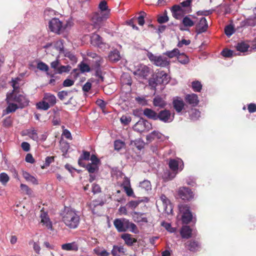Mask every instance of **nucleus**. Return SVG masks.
I'll list each match as a JSON object with an SVG mask.
<instances>
[{"label": "nucleus", "mask_w": 256, "mask_h": 256, "mask_svg": "<svg viewBox=\"0 0 256 256\" xmlns=\"http://www.w3.org/2000/svg\"><path fill=\"white\" fill-rule=\"evenodd\" d=\"M125 252L126 249L123 246L114 245L111 253L113 256H120L122 254H124Z\"/></svg>", "instance_id": "obj_25"}, {"label": "nucleus", "mask_w": 256, "mask_h": 256, "mask_svg": "<svg viewBox=\"0 0 256 256\" xmlns=\"http://www.w3.org/2000/svg\"><path fill=\"white\" fill-rule=\"evenodd\" d=\"M140 203L139 200H131L126 204V206L132 210H134Z\"/></svg>", "instance_id": "obj_56"}, {"label": "nucleus", "mask_w": 256, "mask_h": 256, "mask_svg": "<svg viewBox=\"0 0 256 256\" xmlns=\"http://www.w3.org/2000/svg\"><path fill=\"white\" fill-rule=\"evenodd\" d=\"M164 136L158 131L154 130L149 134L146 136V139L148 142H151L156 138L158 140L162 139Z\"/></svg>", "instance_id": "obj_23"}, {"label": "nucleus", "mask_w": 256, "mask_h": 256, "mask_svg": "<svg viewBox=\"0 0 256 256\" xmlns=\"http://www.w3.org/2000/svg\"><path fill=\"white\" fill-rule=\"evenodd\" d=\"M178 61L184 64H186L189 62V58H188L184 54H179L178 56Z\"/></svg>", "instance_id": "obj_45"}, {"label": "nucleus", "mask_w": 256, "mask_h": 256, "mask_svg": "<svg viewBox=\"0 0 256 256\" xmlns=\"http://www.w3.org/2000/svg\"><path fill=\"white\" fill-rule=\"evenodd\" d=\"M144 114L148 118L154 120H158V113H156L155 111L154 110L149 108H146L144 110L143 112Z\"/></svg>", "instance_id": "obj_21"}, {"label": "nucleus", "mask_w": 256, "mask_h": 256, "mask_svg": "<svg viewBox=\"0 0 256 256\" xmlns=\"http://www.w3.org/2000/svg\"><path fill=\"white\" fill-rule=\"evenodd\" d=\"M144 214L141 212H134L132 214L133 220L136 222H148V219L144 216Z\"/></svg>", "instance_id": "obj_19"}, {"label": "nucleus", "mask_w": 256, "mask_h": 256, "mask_svg": "<svg viewBox=\"0 0 256 256\" xmlns=\"http://www.w3.org/2000/svg\"><path fill=\"white\" fill-rule=\"evenodd\" d=\"M196 32L198 34L205 32L208 28V24L206 18H202L199 22L196 24Z\"/></svg>", "instance_id": "obj_15"}, {"label": "nucleus", "mask_w": 256, "mask_h": 256, "mask_svg": "<svg viewBox=\"0 0 256 256\" xmlns=\"http://www.w3.org/2000/svg\"><path fill=\"white\" fill-rule=\"evenodd\" d=\"M174 108L177 113L180 112L184 108L185 103L183 100L178 96L174 97L172 102Z\"/></svg>", "instance_id": "obj_13"}, {"label": "nucleus", "mask_w": 256, "mask_h": 256, "mask_svg": "<svg viewBox=\"0 0 256 256\" xmlns=\"http://www.w3.org/2000/svg\"><path fill=\"white\" fill-rule=\"evenodd\" d=\"M140 186L146 191L151 190L150 182L148 180H144L143 182H140Z\"/></svg>", "instance_id": "obj_46"}, {"label": "nucleus", "mask_w": 256, "mask_h": 256, "mask_svg": "<svg viewBox=\"0 0 256 256\" xmlns=\"http://www.w3.org/2000/svg\"><path fill=\"white\" fill-rule=\"evenodd\" d=\"M186 101L193 106H197L199 100L197 94H188L185 96Z\"/></svg>", "instance_id": "obj_17"}, {"label": "nucleus", "mask_w": 256, "mask_h": 256, "mask_svg": "<svg viewBox=\"0 0 256 256\" xmlns=\"http://www.w3.org/2000/svg\"><path fill=\"white\" fill-rule=\"evenodd\" d=\"M175 114L170 110L164 109L160 111L158 115V120L164 123H170L174 118Z\"/></svg>", "instance_id": "obj_7"}, {"label": "nucleus", "mask_w": 256, "mask_h": 256, "mask_svg": "<svg viewBox=\"0 0 256 256\" xmlns=\"http://www.w3.org/2000/svg\"><path fill=\"white\" fill-rule=\"evenodd\" d=\"M20 78H16L12 80V86L13 90L12 92L8 93L6 96L13 101L20 108H23L28 105L29 100L24 93L19 92L18 81Z\"/></svg>", "instance_id": "obj_1"}, {"label": "nucleus", "mask_w": 256, "mask_h": 256, "mask_svg": "<svg viewBox=\"0 0 256 256\" xmlns=\"http://www.w3.org/2000/svg\"><path fill=\"white\" fill-rule=\"evenodd\" d=\"M150 60L156 66L166 67L170 65V61L166 57L162 56H155L151 52L148 54Z\"/></svg>", "instance_id": "obj_4"}, {"label": "nucleus", "mask_w": 256, "mask_h": 256, "mask_svg": "<svg viewBox=\"0 0 256 256\" xmlns=\"http://www.w3.org/2000/svg\"><path fill=\"white\" fill-rule=\"evenodd\" d=\"M86 167V169L90 174H94L98 170V166L97 164L89 163Z\"/></svg>", "instance_id": "obj_40"}, {"label": "nucleus", "mask_w": 256, "mask_h": 256, "mask_svg": "<svg viewBox=\"0 0 256 256\" xmlns=\"http://www.w3.org/2000/svg\"><path fill=\"white\" fill-rule=\"evenodd\" d=\"M130 120L131 118L130 117H128L125 116H122L120 118L121 122L124 125L128 124L130 122Z\"/></svg>", "instance_id": "obj_63"}, {"label": "nucleus", "mask_w": 256, "mask_h": 256, "mask_svg": "<svg viewBox=\"0 0 256 256\" xmlns=\"http://www.w3.org/2000/svg\"><path fill=\"white\" fill-rule=\"evenodd\" d=\"M156 78L155 74L152 76V77L148 80V84L150 86L152 89H155L156 86L158 84H160V83H158L156 80Z\"/></svg>", "instance_id": "obj_44"}, {"label": "nucleus", "mask_w": 256, "mask_h": 256, "mask_svg": "<svg viewBox=\"0 0 256 256\" xmlns=\"http://www.w3.org/2000/svg\"><path fill=\"white\" fill-rule=\"evenodd\" d=\"M37 68L40 70L45 72H48L49 69L48 66L42 62L38 63ZM47 74H49L47 72Z\"/></svg>", "instance_id": "obj_49"}, {"label": "nucleus", "mask_w": 256, "mask_h": 256, "mask_svg": "<svg viewBox=\"0 0 256 256\" xmlns=\"http://www.w3.org/2000/svg\"><path fill=\"white\" fill-rule=\"evenodd\" d=\"M197 17L194 14H189L184 17L182 20V26H180L182 30H188V28L193 26L196 23Z\"/></svg>", "instance_id": "obj_9"}, {"label": "nucleus", "mask_w": 256, "mask_h": 256, "mask_svg": "<svg viewBox=\"0 0 256 256\" xmlns=\"http://www.w3.org/2000/svg\"><path fill=\"white\" fill-rule=\"evenodd\" d=\"M182 12V8L181 7L180 4L174 5L172 8V15L176 19H179L180 18Z\"/></svg>", "instance_id": "obj_27"}, {"label": "nucleus", "mask_w": 256, "mask_h": 256, "mask_svg": "<svg viewBox=\"0 0 256 256\" xmlns=\"http://www.w3.org/2000/svg\"><path fill=\"white\" fill-rule=\"evenodd\" d=\"M114 224L118 232H124L123 218H116L114 222Z\"/></svg>", "instance_id": "obj_31"}, {"label": "nucleus", "mask_w": 256, "mask_h": 256, "mask_svg": "<svg viewBox=\"0 0 256 256\" xmlns=\"http://www.w3.org/2000/svg\"><path fill=\"white\" fill-rule=\"evenodd\" d=\"M152 128V124L143 118H140L133 126L134 130L139 133L147 132Z\"/></svg>", "instance_id": "obj_6"}, {"label": "nucleus", "mask_w": 256, "mask_h": 256, "mask_svg": "<svg viewBox=\"0 0 256 256\" xmlns=\"http://www.w3.org/2000/svg\"><path fill=\"white\" fill-rule=\"evenodd\" d=\"M71 66H60L57 68V72H56L58 74H62L64 72H68L71 70Z\"/></svg>", "instance_id": "obj_43"}, {"label": "nucleus", "mask_w": 256, "mask_h": 256, "mask_svg": "<svg viewBox=\"0 0 256 256\" xmlns=\"http://www.w3.org/2000/svg\"><path fill=\"white\" fill-rule=\"evenodd\" d=\"M25 134L35 141H38V134L34 128L26 130L25 132Z\"/></svg>", "instance_id": "obj_34"}, {"label": "nucleus", "mask_w": 256, "mask_h": 256, "mask_svg": "<svg viewBox=\"0 0 256 256\" xmlns=\"http://www.w3.org/2000/svg\"><path fill=\"white\" fill-rule=\"evenodd\" d=\"M65 56L70 58L72 63H76L77 62L76 56L70 52H67L65 54Z\"/></svg>", "instance_id": "obj_60"}, {"label": "nucleus", "mask_w": 256, "mask_h": 256, "mask_svg": "<svg viewBox=\"0 0 256 256\" xmlns=\"http://www.w3.org/2000/svg\"><path fill=\"white\" fill-rule=\"evenodd\" d=\"M156 80L158 83L160 84H166L168 83L170 80V77L168 74L164 71H159L156 73Z\"/></svg>", "instance_id": "obj_16"}, {"label": "nucleus", "mask_w": 256, "mask_h": 256, "mask_svg": "<svg viewBox=\"0 0 256 256\" xmlns=\"http://www.w3.org/2000/svg\"><path fill=\"white\" fill-rule=\"evenodd\" d=\"M78 66L81 72L82 73L90 72V68L89 66L83 62H81Z\"/></svg>", "instance_id": "obj_47"}, {"label": "nucleus", "mask_w": 256, "mask_h": 256, "mask_svg": "<svg viewBox=\"0 0 256 256\" xmlns=\"http://www.w3.org/2000/svg\"><path fill=\"white\" fill-rule=\"evenodd\" d=\"M94 253L99 256H109L110 254L106 250L97 247L94 250Z\"/></svg>", "instance_id": "obj_37"}, {"label": "nucleus", "mask_w": 256, "mask_h": 256, "mask_svg": "<svg viewBox=\"0 0 256 256\" xmlns=\"http://www.w3.org/2000/svg\"><path fill=\"white\" fill-rule=\"evenodd\" d=\"M188 248L192 252L198 250L200 248V245L198 242L196 240H190L186 242Z\"/></svg>", "instance_id": "obj_30"}, {"label": "nucleus", "mask_w": 256, "mask_h": 256, "mask_svg": "<svg viewBox=\"0 0 256 256\" xmlns=\"http://www.w3.org/2000/svg\"><path fill=\"white\" fill-rule=\"evenodd\" d=\"M108 18V12H107L104 14L96 13L92 18V22L94 24L95 28H99L102 26L104 20Z\"/></svg>", "instance_id": "obj_11"}, {"label": "nucleus", "mask_w": 256, "mask_h": 256, "mask_svg": "<svg viewBox=\"0 0 256 256\" xmlns=\"http://www.w3.org/2000/svg\"><path fill=\"white\" fill-rule=\"evenodd\" d=\"M50 105L46 100L40 102L36 104V108L40 110H48L50 108Z\"/></svg>", "instance_id": "obj_39"}, {"label": "nucleus", "mask_w": 256, "mask_h": 256, "mask_svg": "<svg viewBox=\"0 0 256 256\" xmlns=\"http://www.w3.org/2000/svg\"><path fill=\"white\" fill-rule=\"evenodd\" d=\"M9 176L5 172H2L0 174V182L2 184H6L9 180Z\"/></svg>", "instance_id": "obj_55"}, {"label": "nucleus", "mask_w": 256, "mask_h": 256, "mask_svg": "<svg viewBox=\"0 0 256 256\" xmlns=\"http://www.w3.org/2000/svg\"><path fill=\"white\" fill-rule=\"evenodd\" d=\"M179 54L180 50L178 48H174L172 50L166 52L164 53V54L168 56L170 58H172L175 56L178 57Z\"/></svg>", "instance_id": "obj_41"}, {"label": "nucleus", "mask_w": 256, "mask_h": 256, "mask_svg": "<svg viewBox=\"0 0 256 256\" xmlns=\"http://www.w3.org/2000/svg\"><path fill=\"white\" fill-rule=\"evenodd\" d=\"M108 59L112 62H117L120 59V52L117 50L111 51L108 56Z\"/></svg>", "instance_id": "obj_29"}, {"label": "nucleus", "mask_w": 256, "mask_h": 256, "mask_svg": "<svg viewBox=\"0 0 256 256\" xmlns=\"http://www.w3.org/2000/svg\"><path fill=\"white\" fill-rule=\"evenodd\" d=\"M248 46L244 42H241L238 44L236 50L240 52H245L248 50Z\"/></svg>", "instance_id": "obj_51"}, {"label": "nucleus", "mask_w": 256, "mask_h": 256, "mask_svg": "<svg viewBox=\"0 0 256 256\" xmlns=\"http://www.w3.org/2000/svg\"><path fill=\"white\" fill-rule=\"evenodd\" d=\"M40 222L44 225L48 229L52 230V226L48 214L46 212H42L40 214Z\"/></svg>", "instance_id": "obj_18"}, {"label": "nucleus", "mask_w": 256, "mask_h": 256, "mask_svg": "<svg viewBox=\"0 0 256 256\" xmlns=\"http://www.w3.org/2000/svg\"><path fill=\"white\" fill-rule=\"evenodd\" d=\"M168 166L172 171L171 173L170 171L165 172V175L168 176V178L171 180L174 178L178 172L182 171L184 168V162L180 158L170 159L168 162Z\"/></svg>", "instance_id": "obj_3"}, {"label": "nucleus", "mask_w": 256, "mask_h": 256, "mask_svg": "<svg viewBox=\"0 0 256 256\" xmlns=\"http://www.w3.org/2000/svg\"><path fill=\"white\" fill-rule=\"evenodd\" d=\"M192 90L196 92H200L202 88V84L198 80L194 81L192 83Z\"/></svg>", "instance_id": "obj_42"}, {"label": "nucleus", "mask_w": 256, "mask_h": 256, "mask_svg": "<svg viewBox=\"0 0 256 256\" xmlns=\"http://www.w3.org/2000/svg\"><path fill=\"white\" fill-rule=\"evenodd\" d=\"M150 68L144 64H138L136 66L133 74L139 78L146 79L150 74Z\"/></svg>", "instance_id": "obj_10"}, {"label": "nucleus", "mask_w": 256, "mask_h": 256, "mask_svg": "<svg viewBox=\"0 0 256 256\" xmlns=\"http://www.w3.org/2000/svg\"><path fill=\"white\" fill-rule=\"evenodd\" d=\"M192 230L189 226H183L180 230V234L182 238H188L191 236Z\"/></svg>", "instance_id": "obj_32"}, {"label": "nucleus", "mask_w": 256, "mask_h": 256, "mask_svg": "<svg viewBox=\"0 0 256 256\" xmlns=\"http://www.w3.org/2000/svg\"><path fill=\"white\" fill-rule=\"evenodd\" d=\"M178 208L182 214V222L186 224H188L192 219V214L190 211L189 206L186 204H180Z\"/></svg>", "instance_id": "obj_8"}, {"label": "nucleus", "mask_w": 256, "mask_h": 256, "mask_svg": "<svg viewBox=\"0 0 256 256\" xmlns=\"http://www.w3.org/2000/svg\"><path fill=\"white\" fill-rule=\"evenodd\" d=\"M222 55L226 58H230L236 55V53L234 52L232 50L228 49L224 50L222 52Z\"/></svg>", "instance_id": "obj_52"}, {"label": "nucleus", "mask_w": 256, "mask_h": 256, "mask_svg": "<svg viewBox=\"0 0 256 256\" xmlns=\"http://www.w3.org/2000/svg\"><path fill=\"white\" fill-rule=\"evenodd\" d=\"M168 20V17L166 14L159 16L158 18V22L160 24H162L167 22Z\"/></svg>", "instance_id": "obj_59"}, {"label": "nucleus", "mask_w": 256, "mask_h": 256, "mask_svg": "<svg viewBox=\"0 0 256 256\" xmlns=\"http://www.w3.org/2000/svg\"><path fill=\"white\" fill-rule=\"evenodd\" d=\"M124 146V143L120 140H116L114 142V148L116 150H120Z\"/></svg>", "instance_id": "obj_61"}, {"label": "nucleus", "mask_w": 256, "mask_h": 256, "mask_svg": "<svg viewBox=\"0 0 256 256\" xmlns=\"http://www.w3.org/2000/svg\"><path fill=\"white\" fill-rule=\"evenodd\" d=\"M121 238L124 240L126 244L128 246H132L136 242V239L132 237L131 234H122Z\"/></svg>", "instance_id": "obj_24"}, {"label": "nucleus", "mask_w": 256, "mask_h": 256, "mask_svg": "<svg viewBox=\"0 0 256 256\" xmlns=\"http://www.w3.org/2000/svg\"><path fill=\"white\" fill-rule=\"evenodd\" d=\"M67 24H64L58 18H54L50 20L48 27L50 30L55 33L60 34L64 32Z\"/></svg>", "instance_id": "obj_5"}, {"label": "nucleus", "mask_w": 256, "mask_h": 256, "mask_svg": "<svg viewBox=\"0 0 256 256\" xmlns=\"http://www.w3.org/2000/svg\"><path fill=\"white\" fill-rule=\"evenodd\" d=\"M90 157V152H88L84 151L83 152V154L80 156L78 160V164L80 166H84L82 165V160H89Z\"/></svg>", "instance_id": "obj_53"}, {"label": "nucleus", "mask_w": 256, "mask_h": 256, "mask_svg": "<svg viewBox=\"0 0 256 256\" xmlns=\"http://www.w3.org/2000/svg\"><path fill=\"white\" fill-rule=\"evenodd\" d=\"M98 8L100 10V13L104 14L108 12V14H110V10L108 9L107 3L106 0H102L100 3Z\"/></svg>", "instance_id": "obj_38"}, {"label": "nucleus", "mask_w": 256, "mask_h": 256, "mask_svg": "<svg viewBox=\"0 0 256 256\" xmlns=\"http://www.w3.org/2000/svg\"><path fill=\"white\" fill-rule=\"evenodd\" d=\"M6 101L8 104V106L3 111L4 114H8L10 113L14 112H16L18 109L20 108L13 101L10 100V98L7 96Z\"/></svg>", "instance_id": "obj_14"}, {"label": "nucleus", "mask_w": 256, "mask_h": 256, "mask_svg": "<svg viewBox=\"0 0 256 256\" xmlns=\"http://www.w3.org/2000/svg\"><path fill=\"white\" fill-rule=\"evenodd\" d=\"M29 244H32L33 249L36 254H40V247L38 243L34 242V241H32L30 242Z\"/></svg>", "instance_id": "obj_57"}, {"label": "nucleus", "mask_w": 256, "mask_h": 256, "mask_svg": "<svg viewBox=\"0 0 256 256\" xmlns=\"http://www.w3.org/2000/svg\"><path fill=\"white\" fill-rule=\"evenodd\" d=\"M62 250H65L77 251L78 249V246L76 242L63 244L62 246Z\"/></svg>", "instance_id": "obj_28"}, {"label": "nucleus", "mask_w": 256, "mask_h": 256, "mask_svg": "<svg viewBox=\"0 0 256 256\" xmlns=\"http://www.w3.org/2000/svg\"><path fill=\"white\" fill-rule=\"evenodd\" d=\"M178 194L184 200H190L194 197V194L192 190L185 186L180 188L178 190Z\"/></svg>", "instance_id": "obj_12"}, {"label": "nucleus", "mask_w": 256, "mask_h": 256, "mask_svg": "<svg viewBox=\"0 0 256 256\" xmlns=\"http://www.w3.org/2000/svg\"><path fill=\"white\" fill-rule=\"evenodd\" d=\"M44 100L49 104L50 106H54L56 103V98L54 94L50 93L45 94Z\"/></svg>", "instance_id": "obj_33"}, {"label": "nucleus", "mask_w": 256, "mask_h": 256, "mask_svg": "<svg viewBox=\"0 0 256 256\" xmlns=\"http://www.w3.org/2000/svg\"><path fill=\"white\" fill-rule=\"evenodd\" d=\"M200 116V112L196 110H193L191 112V114H190V117L191 120H198Z\"/></svg>", "instance_id": "obj_54"}, {"label": "nucleus", "mask_w": 256, "mask_h": 256, "mask_svg": "<svg viewBox=\"0 0 256 256\" xmlns=\"http://www.w3.org/2000/svg\"><path fill=\"white\" fill-rule=\"evenodd\" d=\"M162 226L170 233L174 232L176 228L172 226L171 224L165 222H162L161 224Z\"/></svg>", "instance_id": "obj_48"}, {"label": "nucleus", "mask_w": 256, "mask_h": 256, "mask_svg": "<svg viewBox=\"0 0 256 256\" xmlns=\"http://www.w3.org/2000/svg\"><path fill=\"white\" fill-rule=\"evenodd\" d=\"M234 26L231 24L226 26L224 28L225 34L228 37H230L234 32Z\"/></svg>", "instance_id": "obj_50"}, {"label": "nucleus", "mask_w": 256, "mask_h": 256, "mask_svg": "<svg viewBox=\"0 0 256 256\" xmlns=\"http://www.w3.org/2000/svg\"><path fill=\"white\" fill-rule=\"evenodd\" d=\"M153 104L155 106L164 108L166 105V102L160 96H157L153 100Z\"/></svg>", "instance_id": "obj_26"}, {"label": "nucleus", "mask_w": 256, "mask_h": 256, "mask_svg": "<svg viewBox=\"0 0 256 256\" xmlns=\"http://www.w3.org/2000/svg\"><path fill=\"white\" fill-rule=\"evenodd\" d=\"M22 176L26 180L31 182L33 184H38V181L36 178L30 175L28 172L23 171L22 172Z\"/></svg>", "instance_id": "obj_35"}, {"label": "nucleus", "mask_w": 256, "mask_h": 256, "mask_svg": "<svg viewBox=\"0 0 256 256\" xmlns=\"http://www.w3.org/2000/svg\"><path fill=\"white\" fill-rule=\"evenodd\" d=\"M102 60V58L100 56L94 60L95 64L94 66V69L98 71L100 69V67L101 64V62Z\"/></svg>", "instance_id": "obj_62"}, {"label": "nucleus", "mask_w": 256, "mask_h": 256, "mask_svg": "<svg viewBox=\"0 0 256 256\" xmlns=\"http://www.w3.org/2000/svg\"><path fill=\"white\" fill-rule=\"evenodd\" d=\"M242 26H256V16H249L241 22Z\"/></svg>", "instance_id": "obj_20"}, {"label": "nucleus", "mask_w": 256, "mask_h": 256, "mask_svg": "<svg viewBox=\"0 0 256 256\" xmlns=\"http://www.w3.org/2000/svg\"><path fill=\"white\" fill-rule=\"evenodd\" d=\"M74 83V80L68 78L64 81L62 86L64 87H70L73 86Z\"/></svg>", "instance_id": "obj_58"}, {"label": "nucleus", "mask_w": 256, "mask_h": 256, "mask_svg": "<svg viewBox=\"0 0 256 256\" xmlns=\"http://www.w3.org/2000/svg\"><path fill=\"white\" fill-rule=\"evenodd\" d=\"M160 200L163 203L164 208L166 210V209L168 208V206L170 207V212H172V209L171 208V205L170 204V202L169 200L166 198V196L164 194H162L160 197Z\"/></svg>", "instance_id": "obj_36"}, {"label": "nucleus", "mask_w": 256, "mask_h": 256, "mask_svg": "<svg viewBox=\"0 0 256 256\" xmlns=\"http://www.w3.org/2000/svg\"><path fill=\"white\" fill-rule=\"evenodd\" d=\"M248 110L250 113H253L256 112V104L254 103L250 104L248 106Z\"/></svg>", "instance_id": "obj_64"}, {"label": "nucleus", "mask_w": 256, "mask_h": 256, "mask_svg": "<svg viewBox=\"0 0 256 256\" xmlns=\"http://www.w3.org/2000/svg\"><path fill=\"white\" fill-rule=\"evenodd\" d=\"M91 43L92 44L101 47L103 44L102 38L98 34L94 33L90 37Z\"/></svg>", "instance_id": "obj_22"}, {"label": "nucleus", "mask_w": 256, "mask_h": 256, "mask_svg": "<svg viewBox=\"0 0 256 256\" xmlns=\"http://www.w3.org/2000/svg\"><path fill=\"white\" fill-rule=\"evenodd\" d=\"M62 216V222L69 228H76L78 226L80 218L74 210L65 208Z\"/></svg>", "instance_id": "obj_2"}]
</instances>
